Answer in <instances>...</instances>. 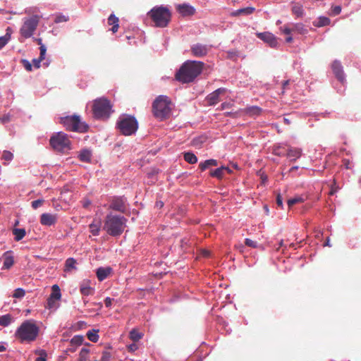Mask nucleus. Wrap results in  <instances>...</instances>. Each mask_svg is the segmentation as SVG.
<instances>
[{
    "instance_id": "1a4fd4ad",
    "label": "nucleus",
    "mask_w": 361,
    "mask_h": 361,
    "mask_svg": "<svg viewBox=\"0 0 361 361\" xmlns=\"http://www.w3.org/2000/svg\"><path fill=\"white\" fill-rule=\"evenodd\" d=\"M60 123L66 130L71 131L85 133L89 128L85 123L81 121L80 116L76 115L61 118Z\"/></svg>"
},
{
    "instance_id": "49530a36",
    "label": "nucleus",
    "mask_w": 361,
    "mask_h": 361,
    "mask_svg": "<svg viewBox=\"0 0 361 361\" xmlns=\"http://www.w3.org/2000/svg\"><path fill=\"white\" fill-rule=\"evenodd\" d=\"M11 39V35L7 32L4 36L0 37V42L1 41V46H5Z\"/></svg>"
},
{
    "instance_id": "052dcab7",
    "label": "nucleus",
    "mask_w": 361,
    "mask_h": 361,
    "mask_svg": "<svg viewBox=\"0 0 361 361\" xmlns=\"http://www.w3.org/2000/svg\"><path fill=\"white\" fill-rule=\"evenodd\" d=\"M276 204L279 207H283V199L280 194H278L276 196Z\"/></svg>"
},
{
    "instance_id": "f03ea898",
    "label": "nucleus",
    "mask_w": 361,
    "mask_h": 361,
    "mask_svg": "<svg viewBox=\"0 0 361 361\" xmlns=\"http://www.w3.org/2000/svg\"><path fill=\"white\" fill-rule=\"evenodd\" d=\"M173 108V104L168 97L159 95L152 104V113L156 118L163 121L171 116Z\"/></svg>"
},
{
    "instance_id": "09e8293b",
    "label": "nucleus",
    "mask_w": 361,
    "mask_h": 361,
    "mask_svg": "<svg viewBox=\"0 0 361 361\" xmlns=\"http://www.w3.org/2000/svg\"><path fill=\"white\" fill-rule=\"evenodd\" d=\"M158 173H159L158 169H152V171L150 172H149L147 173L148 178L152 179V182H154V180H157L155 177L158 174Z\"/></svg>"
},
{
    "instance_id": "37998d69",
    "label": "nucleus",
    "mask_w": 361,
    "mask_h": 361,
    "mask_svg": "<svg viewBox=\"0 0 361 361\" xmlns=\"http://www.w3.org/2000/svg\"><path fill=\"white\" fill-rule=\"evenodd\" d=\"M25 291L24 289L18 288L14 290L13 297L15 298H22L25 296Z\"/></svg>"
},
{
    "instance_id": "6e6d98bb",
    "label": "nucleus",
    "mask_w": 361,
    "mask_h": 361,
    "mask_svg": "<svg viewBox=\"0 0 361 361\" xmlns=\"http://www.w3.org/2000/svg\"><path fill=\"white\" fill-rule=\"evenodd\" d=\"M82 341H83V338L82 336H74L71 339V343L77 344V345H80V344H82Z\"/></svg>"
},
{
    "instance_id": "8fccbe9b",
    "label": "nucleus",
    "mask_w": 361,
    "mask_h": 361,
    "mask_svg": "<svg viewBox=\"0 0 361 361\" xmlns=\"http://www.w3.org/2000/svg\"><path fill=\"white\" fill-rule=\"evenodd\" d=\"M44 203V200H37L32 202V207L34 209H37L38 207H41L42 204Z\"/></svg>"
},
{
    "instance_id": "79ce46f5",
    "label": "nucleus",
    "mask_w": 361,
    "mask_h": 361,
    "mask_svg": "<svg viewBox=\"0 0 361 361\" xmlns=\"http://www.w3.org/2000/svg\"><path fill=\"white\" fill-rule=\"evenodd\" d=\"M303 202V199L300 197H296L294 198L289 199L287 202L288 206L290 208L295 204L300 203Z\"/></svg>"
},
{
    "instance_id": "a19ab883",
    "label": "nucleus",
    "mask_w": 361,
    "mask_h": 361,
    "mask_svg": "<svg viewBox=\"0 0 361 361\" xmlns=\"http://www.w3.org/2000/svg\"><path fill=\"white\" fill-rule=\"evenodd\" d=\"M89 353L90 351L87 348H82L80 352L79 358L78 361H87L88 359Z\"/></svg>"
},
{
    "instance_id": "72a5a7b5",
    "label": "nucleus",
    "mask_w": 361,
    "mask_h": 361,
    "mask_svg": "<svg viewBox=\"0 0 361 361\" xmlns=\"http://www.w3.org/2000/svg\"><path fill=\"white\" fill-rule=\"evenodd\" d=\"M129 337L134 342H137L142 338V334L137 330L133 329L130 331Z\"/></svg>"
},
{
    "instance_id": "bb28decb",
    "label": "nucleus",
    "mask_w": 361,
    "mask_h": 361,
    "mask_svg": "<svg viewBox=\"0 0 361 361\" xmlns=\"http://www.w3.org/2000/svg\"><path fill=\"white\" fill-rule=\"evenodd\" d=\"M13 234L15 240L20 241L25 236L26 231L24 228H14L13 229Z\"/></svg>"
},
{
    "instance_id": "603ef678",
    "label": "nucleus",
    "mask_w": 361,
    "mask_h": 361,
    "mask_svg": "<svg viewBox=\"0 0 361 361\" xmlns=\"http://www.w3.org/2000/svg\"><path fill=\"white\" fill-rule=\"evenodd\" d=\"M13 154L8 151H4L2 154V158L6 161H11L13 159Z\"/></svg>"
},
{
    "instance_id": "a878e982",
    "label": "nucleus",
    "mask_w": 361,
    "mask_h": 361,
    "mask_svg": "<svg viewBox=\"0 0 361 361\" xmlns=\"http://www.w3.org/2000/svg\"><path fill=\"white\" fill-rule=\"evenodd\" d=\"M51 289H52V292L49 298H50L51 300H54L55 301L59 300L61 297V290H60L59 286L54 285L52 286Z\"/></svg>"
},
{
    "instance_id": "9d476101",
    "label": "nucleus",
    "mask_w": 361,
    "mask_h": 361,
    "mask_svg": "<svg viewBox=\"0 0 361 361\" xmlns=\"http://www.w3.org/2000/svg\"><path fill=\"white\" fill-rule=\"evenodd\" d=\"M39 19L40 17L37 15L25 18L20 29L21 36L26 39L30 37L37 29Z\"/></svg>"
},
{
    "instance_id": "a18cd8bd",
    "label": "nucleus",
    "mask_w": 361,
    "mask_h": 361,
    "mask_svg": "<svg viewBox=\"0 0 361 361\" xmlns=\"http://www.w3.org/2000/svg\"><path fill=\"white\" fill-rule=\"evenodd\" d=\"M68 17L64 15H59L56 17L54 22L56 23H60L63 22H67L68 20Z\"/></svg>"
},
{
    "instance_id": "338daca9",
    "label": "nucleus",
    "mask_w": 361,
    "mask_h": 361,
    "mask_svg": "<svg viewBox=\"0 0 361 361\" xmlns=\"http://www.w3.org/2000/svg\"><path fill=\"white\" fill-rule=\"evenodd\" d=\"M343 164L345 165L346 169H350L351 167V166H350L351 163H350V160H348V159H343Z\"/></svg>"
},
{
    "instance_id": "ea45409f",
    "label": "nucleus",
    "mask_w": 361,
    "mask_h": 361,
    "mask_svg": "<svg viewBox=\"0 0 361 361\" xmlns=\"http://www.w3.org/2000/svg\"><path fill=\"white\" fill-rule=\"evenodd\" d=\"M292 12L294 15H295L297 17H301L303 15V8H302V6L299 5V4H296V5H294L293 7H292Z\"/></svg>"
},
{
    "instance_id": "423d86ee",
    "label": "nucleus",
    "mask_w": 361,
    "mask_h": 361,
    "mask_svg": "<svg viewBox=\"0 0 361 361\" xmlns=\"http://www.w3.org/2000/svg\"><path fill=\"white\" fill-rule=\"evenodd\" d=\"M51 147L59 152H67L71 149V141L67 134L63 132L54 133L49 140Z\"/></svg>"
},
{
    "instance_id": "4468645a",
    "label": "nucleus",
    "mask_w": 361,
    "mask_h": 361,
    "mask_svg": "<svg viewBox=\"0 0 361 361\" xmlns=\"http://www.w3.org/2000/svg\"><path fill=\"white\" fill-rule=\"evenodd\" d=\"M226 92V90L225 88L221 87L209 94L205 99L208 105L212 106L219 103L220 102V95L224 94Z\"/></svg>"
},
{
    "instance_id": "f704fd0d",
    "label": "nucleus",
    "mask_w": 361,
    "mask_h": 361,
    "mask_svg": "<svg viewBox=\"0 0 361 361\" xmlns=\"http://www.w3.org/2000/svg\"><path fill=\"white\" fill-rule=\"evenodd\" d=\"M184 159L189 164H195L197 161V157L192 152L184 153Z\"/></svg>"
},
{
    "instance_id": "0eeeda50",
    "label": "nucleus",
    "mask_w": 361,
    "mask_h": 361,
    "mask_svg": "<svg viewBox=\"0 0 361 361\" xmlns=\"http://www.w3.org/2000/svg\"><path fill=\"white\" fill-rule=\"evenodd\" d=\"M92 111L94 116L98 119H107L112 111L110 101L102 97L94 101Z\"/></svg>"
},
{
    "instance_id": "0e129e2a",
    "label": "nucleus",
    "mask_w": 361,
    "mask_h": 361,
    "mask_svg": "<svg viewBox=\"0 0 361 361\" xmlns=\"http://www.w3.org/2000/svg\"><path fill=\"white\" fill-rule=\"evenodd\" d=\"M201 255L204 257H209L210 256V251L207 250H202Z\"/></svg>"
},
{
    "instance_id": "7c9ffc66",
    "label": "nucleus",
    "mask_w": 361,
    "mask_h": 361,
    "mask_svg": "<svg viewBox=\"0 0 361 361\" xmlns=\"http://www.w3.org/2000/svg\"><path fill=\"white\" fill-rule=\"evenodd\" d=\"M331 23V20L329 18L324 16H320L317 22L314 23V25L316 27H323L326 25H329Z\"/></svg>"
},
{
    "instance_id": "f8f14e48",
    "label": "nucleus",
    "mask_w": 361,
    "mask_h": 361,
    "mask_svg": "<svg viewBox=\"0 0 361 361\" xmlns=\"http://www.w3.org/2000/svg\"><path fill=\"white\" fill-rule=\"evenodd\" d=\"M211 46L197 43L191 47V52L196 57H203L207 54L210 50Z\"/></svg>"
},
{
    "instance_id": "5fc2aeb1",
    "label": "nucleus",
    "mask_w": 361,
    "mask_h": 361,
    "mask_svg": "<svg viewBox=\"0 0 361 361\" xmlns=\"http://www.w3.org/2000/svg\"><path fill=\"white\" fill-rule=\"evenodd\" d=\"M21 63L23 65L24 68L27 71H32V64L30 63L29 61L26 60V59H23L21 61Z\"/></svg>"
},
{
    "instance_id": "4c0bfd02",
    "label": "nucleus",
    "mask_w": 361,
    "mask_h": 361,
    "mask_svg": "<svg viewBox=\"0 0 361 361\" xmlns=\"http://www.w3.org/2000/svg\"><path fill=\"white\" fill-rule=\"evenodd\" d=\"M287 149L281 146H274L273 148V153L275 155L283 157L286 156Z\"/></svg>"
},
{
    "instance_id": "393cba45",
    "label": "nucleus",
    "mask_w": 361,
    "mask_h": 361,
    "mask_svg": "<svg viewBox=\"0 0 361 361\" xmlns=\"http://www.w3.org/2000/svg\"><path fill=\"white\" fill-rule=\"evenodd\" d=\"M293 32L300 35H306L308 32L307 29L302 23H295L292 25Z\"/></svg>"
},
{
    "instance_id": "20e7f679",
    "label": "nucleus",
    "mask_w": 361,
    "mask_h": 361,
    "mask_svg": "<svg viewBox=\"0 0 361 361\" xmlns=\"http://www.w3.org/2000/svg\"><path fill=\"white\" fill-rule=\"evenodd\" d=\"M147 16L155 27H165L171 20V13L167 7L154 6L147 13Z\"/></svg>"
},
{
    "instance_id": "c9c22d12",
    "label": "nucleus",
    "mask_w": 361,
    "mask_h": 361,
    "mask_svg": "<svg viewBox=\"0 0 361 361\" xmlns=\"http://www.w3.org/2000/svg\"><path fill=\"white\" fill-rule=\"evenodd\" d=\"M13 257L11 255L6 254L4 257V268L8 269L13 266Z\"/></svg>"
},
{
    "instance_id": "dca6fc26",
    "label": "nucleus",
    "mask_w": 361,
    "mask_h": 361,
    "mask_svg": "<svg viewBox=\"0 0 361 361\" xmlns=\"http://www.w3.org/2000/svg\"><path fill=\"white\" fill-rule=\"evenodd\" d=\"M331 68L336 78L341 82L343 83L345 82V75L341 62L335 60L331 64Z\"/></svg>"
},
{
    "instance_id": "bf43d9fd",
    "label": "nucleus",
    "mask_w": 361,
    "mask_h": 361,
    "mask_svg": "<svg viewBox=\"0 0 361 361\" xmlns=\"http://www.w3.org/2000/svg\"><path fill=\"white\" fill-rule=\"evenodd\" d=\"M127 348H128V350L129 352H134V351L137 350L138 348L137 344H135V343H132V344L128 345Z\"/></svg>"
},
{
    "instance_id": "864d4df0",
    "label": "nucleus",
    "mask_w": 361,
    "mask_h": 361,
    "mask_svg": "<svg viewBox=\"0 0 361 361\" xmlns=\"http://www.w3.org/2000/svg\"><path fill=\"white\" fill-rule=\"evenodd\" d=\"M280 30L282 32V33L286 35H290L293 32L292 27H289L287 25H285L283 27H281Z\"/></svg>"
},
{
    "instance_id": "aec40b11",
    "label": "nucleus",
    "mask_w": 361,
    "mask_h": 361,
    "mask_svg": "<svg viewBox=\"0 0 361 361\" xmlns=\"http://www.w3.org/2000/svg\"><path fill=\"white\" fill-rule=\"evenodd\" d=\"M302 154V149L300 148L288 147L286 151V156L291 158L293 161L300 158Z\"/></svg>"
},
{
    "instance_id": "39448f33",
    "label": "nucleus",
    "mask_w": 361,
    "mask_h": 361,
    "mask_svg": "<svg viewBox=\"0 0 361 361\" xmlns=\"http://www.w3.org/2000/svg\"><path fill=\"white\" fill-rule=\"evenodd\" d=\"M204 63L187 61L182 64V83L192 82L202 71Z\"/></svg>"
},
{
    "instance_id": "2eb2a0df",
    "label": "nucleus",
    "mask_w": 361,
    "mask_h": 361,
    "mask_svg": "<svg viewBox=\"0 0 361 361\" xmlns=\"http://www.w3.org/2000/svg\"><path fill=\"white\" fill-rule=\"evenodd\" d=\"M58 216L55 214L44 213L40 216V224L43 226H51L57 222Z\"/></svg>"
},
{
    "instance_id": "13d9d810",
    "label": "nucleus",
    "mask_w": 361,
    "mask_h": 361,
    "mask_svg": "<svg viewBox=\"0 0 361 361\" xmlns=\"http://www.w3.org/2000/svg\"><path fill=\"white\" fill-rule=\"evenodd\" d=\"M10 121V116L8 115H4L0 116V123L2 124L6 123Z\"/></svg>"
},
{
    "instance_id": "de8ad7c7",
    "label": "nucleus",
    "mask_w": 361,
    "mask_h": 361,
    "mask_svg": "<svg viewBox=\"0 0 361 361\" xmlns=\"http://www.w3.org/2000/svg\"><path fill=\"white\" fill-rule=\"evenodd\" d=\"M245 245L252 248L257 247V243L250 238H246L245 240Z\"/></svg>"
},
{
    "instance_id": "4d7b16f0",
    "label": "nucleus",
    "mask_w": 361,
    "mask_h": 361,
    "mask_svg": "<svg viewBox=\"0 0 361 361\" xmlns=\"http://www.w3.org/2000/svg\"><path fill=\"white\" fill-rule=\"evenodd\" d=\"M341 12V7L340 6H335L332 7V13L334 16L338 15Z\"/></svg>"
},
{
    "instance_id": "b1692460",
    "label": "nucleus",
    "mask_w": 361,
    "mask_h": 361,
    "mask_svg": "<svg viewBox=\"0 0 361 361\" xmlns=\"http://www.w3.org/2000/svg\"><path fill=\"white\" fill-rule=\"evenodd\" d=\"M218 162L216 159H207L204 161V162H201L199 164V168L202 171H205L207 169H208L210 166H217Z\"/></svg>"
},
{
    "instance_id": "7ed1b4c3",
    "label": "nucleus",
    "mask_w": 361,
    "mask_h": 361,
    "mask_svg": "<svg viewBox=\"0 0 361 361\" xmlns=\"http://www.w3.org/2000/svg\"><path fill=\"white\" fill-rule=\"evenodd\" d=\"M126 222L124 216L109 214L105 218L103 228L111 236H119L124 231Z\"/></svg>"
},
{
    "instance_id": "c03bdc74",
    "label": "nucleus",
    "mask_w": 361,
    "mask_h": 361,
    "mask_svg": "<svg viewBox=\"0 0 361 361\" xmlns=\"http://www.w3.org/2000/svg\"><path fill=\"white\" fill-rule=\"evenodd\" d=\"M119 20L118 18H117L114 14H111L109 17L108 18V24L109 25H114L116 23H118Z\"/></svg>"
},
{
    "instance_id": "e2e57ef3",
    "label": "nucleus",
    "mask_w": 361,
    "mask_h": 361,
    "mask_svg": "<svg viewBox=\"0 0 361 361\" xmlns=\"http://www.w3.org/2000/svg\"><path fill=\"white\" fill-rule=\"evenodd\" d=\"M55 300H50V298H49L48 300H47V307L49 308H53L55 305Z\"/></svg>"
},
{
    "instance_id": "f3484780",
    "label": "nucleus",
    "mask_w": 361,
    "mask_h": 361,
    "mask_svg": "<svg viewBox=\"0 0 361 361\" xmlns=\"http://www.w3.org/2000/svg\"><path fill=\"white\" fill-rule=\"evenodd\" d=\"M80 292L83 295H93L94 290L90 285V281L84 280L80 285Z\"/></svg>"
},
{
    "instance_id": "473e14b6",
    "label": "nucleus",
    "mask_w": 361,
    "mask_h": 361,
    "mask_svg": "<svg viewBox=\"0 0 361 361\" xmlns=\"http://www.w3.org/2000/svg\"><path fill=\"white\" fill-rule=\"evenodd\" d=\"M12 322V317L11 314H7L0 317V326H7Z\"/></svg>"
},
{
    "instance_id": "680f3d73",
    "label": "nucleus",
    "mask_w": 361,
    "mask_h": 361,
    "mask_svg": "<svg viewBox=\"0 0 361 361\" xmlns=\"http://www.w3.org/2000/svg\"><path fill=\"white\" fill-rule=\"evenodd\" d=\"M114 300V299L111 298H106L105 300H104V303H105V305L106 307H110L111 304H112V301Z\"/></svg>"
},
{
    "instance_id": "412c9836",
    "label": "nucleus",
    "mask_w": 361,
    "mask_h": 361,
    "mask_svg": "<svg viewBox=\"0 0 361 361\" xmlns=\"http://www.w3.org/2000/svg\"><path fill=\"white\" fill-rule=\"evenodd\" d=\"M39 49H40V54H39V58L35 59L32 60L33 66L36 68H39L40 67V63L42 61H43L44 59L46 51H47V49L44 45H42L41 47H39Z\"/></svg>"
},
{
    "instance_id": "cd10ccee",
    "label": "nucleus",
    "mask_w": 361,
    "mask_h": 361,
    "mask_svg": "<svg viewBox=\"0 0 361 361\" xmlns=\"http://www.w3.org/2000/svg\"><path fill=\"white\" fill-rule=\"evenodd\" d=\"M79 159L83 162H90L91 161V152L88 149H83L80 152Z\"/></svg>"
},
{
    "instance_id": "c756f323",
    "label": "nucleus",
    "mask_w": 361,
    "mask_h": 361,
    "mask_svg": "<svg viewBox=\"0 0 361 361\" xmlns=\"http://www.w3.org/2000/svg\"><path fill=\"white\" fill-rule=\"evenodd\" d=\"M76 260L74 258L70 257L66 260L65 263V271H69L71 269H76Z\"/></svg>"
},
{
    "instance_id": "3c124183",
    "label": "nucleus",
    "mask_w": 361,
    "mask_h": 361,
    "mask_svg": "<svg viewBox=\"0 0 361 361\" xmlns=\"http://www.w3.org/2000/svg\"><path fill=\"white\" fill-rule=\"evenodd\" d=\"M111 354L109 352L104 351L102 353L101 361H111Z\"/></svg>"
},
{
    "instance_id": "4be33fe9",
    "label": "nucleus",
    "mask_w": 361,
    "mask_h": 361,
    "mask_svg": "<svg viewBox=\"0 0 361 361\" xmlns=\"http://www.w3.org/2000/svg\"><path fill=\"white\" fill-rule=\"evenodd\" d=\"M101 221L100 220H94L89 226L90 227V232L93 235H99L100 228H101Z\"/></svg>"
},
{
    "instance_id": "6ab92c4d",
    "label": "nucleus",
    "mask_w": 361,
    "mask_h": 361,
    "mask_svg": "<svg viewBox=\"0 0 361 361\" xmlns=\"http://www.w3.org/2000/svg\"><path fill=\"white\" fill-rule=\"evenodd\" d=\"M112 272V269L109 267H99L97 269V277L99 281L106 279Z\"/></svg>"
},
{
    "instance_id": "774afa93",
    "label": "nucleus",
    "mask_w": 361,
    "mask_h": 361,
    "mask_svg": "<svg viewBox=\"0 0 361 361\" xmlns=\"http://www.w3.org/2000/svg\"><path fill=\"white\" fill-rule=\"evenodd\" d=\"M235 247H236V248H237V249H238L240 252H242V253H243V252H244L245 246H244L243 244L240 243V244H238V245H235Z\"/></svg>"
},
{
    "instance_id": "5701e85b",
    "label": "nucleus",
    "mask_w": 361,
    "mask_h": 361,
    "mask_svg": "<svg viewBox=\"0 0 361 361\" xmlns=\"http://www.w3.org/2000/svg\"><path fill=\"white\" fill-rule=\"evenodd\" d=\"M225 172L229 173L231 172V170L227 167H220L211 171L210 174L213 177L221 178L224 176Z\"/></svg>"
},
{
    "instance_id": "a211bd4d",
    "label": "nucleus",
    "mask_w": 361,
    "mask_h": 361,
    "mask_svg": "<svg viewBox=\"0 0 361 361\" xmlns=\"http://www.w3.org/2000/svg\"><path fill=\"white\" fill-rule=\"evenodd\" d=\"M196 13V8L188 3L182 4V18H190Z\"/></svg>"
},
{
    "instance_id": "2f4dec72",
    "label": "nucleus",
    "mask_w": 361,
    "mask_h": 361,
    "mask_svg": "<svg viewBox=\"0 0 361 361\" xmlns=\"http://www.w3.org/2000/svg\"><path fill=\"white\" fill-rule=\"evenodd\" d=\"M245 112L247 114L252 116H259L262 112V109L258 106H253L247 108L245 109Z\"/></svg>"
},
{
    "instance_id": "f257e3e1",
    "label": "nucleus",
    "mask_w": 361,
    "mask_h": 361,
    "mask_svg": "<svg viewBox=\"0 0 361 361\" xmlns=\"http://www.w3.org/2000/svg\"><path fill=\"white\" fill-rule=\"evenodd\" d=\"M39 333V327L34 320L23 322L16 329L14 336L20 343H30L35 341Z\"/></svg>"
},
{
    "instance_id": "69168bd1",
    "label": "nucleus",
    "mask_w": 361,
    "mask_h": 361,
    "mask_svg": "<svg viewBox=\"0 0 361 361\" xmlns=\"http://www.w3.org/2000/svg\"><path fill=\"white\" fill-rule=\"evenodd\" d=\"M175 78L177 81H180V68L176 71Z\"/></svg>"
},
{
    "instance_id": "6e6552de",
    "label": "nucleus",
    "mask_w": 361,
    "mask_h": 361,
    "mask_svg": "<svg viewBox=\"0 0 361 361\" xmlns=\"http://www.w3.org/2000/svg\"><path fill=\"white\" fill-rule=\"evenodd\" d=\"M116 126L120 133L124 135H130L134 134L138 128V123L136 118L130 115L121 116L119 118Z\"/></svg>"
},
{
    "instance_id": "c85d7f7f",
    "label": "nucleus",
    "mask_w": 361,
    "mask_h": 361,
    "mask_svg": "<svg viewBox=\"0 0 361 361\" xmlns=\"http://www.w3.org/2000/svg\"><path fill=\"white\" fill-rule=\"evenodd\" d=\"M255 11V8L253 7H247L244 8H240L232 13L233 16H239V15H250L252 14Z\"/></svg>"
},
{
    "instance_id": "e433bc0d",
    "label": "nucleus",
    "mask_w": 361,
    "mask_h": 361,
    "mask_svg": "<svg viewBox=\"0 0 361 361\" xmlns=\"http://www.w3.org/2000/svg\"><path fill=\"white\" fill-rule=\"evenodd\" d=\"M97 333L98 331L96 330L89 331L87 333V337L90 341L96 343L99 340V335Z\"/></svg>"
},
{
    "instance_id": "9b49d317",
    "label": "nucleus",
    "mask_w": 361,
    "mask_h": 361,
    "mask_svg": "<svg viewBox=\"0 0 361 361\" xmlns=\"http://www.w3.org/2000/svg\"><path fill=\"white\" fill-rule=\"evenodd\" d=\"M109 208L121 213H125L126 211V200L123 197H114L111 202Z\"/></svg>"
},
{
    "instance_id": "58836bf2",
    "label": "nucleus",
    "mask_w": 361,
    "mask_h": 361,
    "mask_svg": "<svg viewBox=\"0 0 361 361\" xmlns=\"http://www.w3.org/2000/svg\"><path fill=\"white\" fill-rule=\"evenodd\" d=\"M35 353L39 355L35 359V361H47V354L44 350H36Z\"/></svg>"
},
{
    "instance_id": "ddd939ff",
    "label": "nucleus",
    "mask_w": 361,
    "mask_h": 361,
    "mask_svg": "<svg viewBox=\"0 0 361 361\" xmlns=\"http://www.w3.org/2000/svg\"><path fill=\"white\" fill-rule=\"evenodd\" d=\"M257 37L272 48L276 47L279 44L277 38L271 32H264L257 33Z\"/></svg>"
}]
</instances>
